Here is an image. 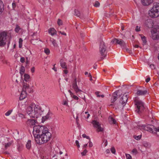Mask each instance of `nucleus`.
<instances>
[{
    "mask_svg": "<svg viewBox=\"0 0 159 159\" xmlns=\"http://www.w3.org/2000/svg\"><path fill=\"white\" fill-rule=\"evenodd\" d=\"M12 6L13 8H15L16 7V4L15 3H12Z\"/></svg>",
    "mask_w": 159,
    "mask_h": 159,
    "instance_id": "e2e57ef3",
    "label": "nucleus"
},
{
    "mask_svg": "<svg viewBox=\"0 0 159 159\" xmlns=\"http://www.w3.org/2000/svg\"><path fill=\"white\" fill-rule=\"evenodd\" d=\"M111 42L114 44L117 43L119 44L123 48H126V43L122 39L115 38L111 40Z\"/></svg>",
    "mask_w": 159,
    "mask_h": 159,
    "instance_id": "6e6552de",
    "label": "nucleus"
},
{
    "mask_svg": "<svg viewBox=\"0 0 159 159\" xmlns=\"http://www.w3.org/2000/svg\"><path fill=\"white\" fill-rule=\"evenodd\" d=\"M82 136L84 138H86V139H89V140L90 139L89 137L88 136H86V135L85 134H83Z\"/></svg>",
    "mask_w": 159,
    "mask_h": 159,
    "instance_id": "a18cd8bd",
    "label": "nucleus"
},
{
    "mask_svg": "<svg viewBox=\"0 0 159 159\" xmlns=\"http://www.w3.org/2000/svg\"><path fill=\"white\" fill-rule=\"evenodd\" d=\"M4 10V5L3 3H0V15L2 13Z\"/></svg>",
    "mask_w": 159,
    "mask_h": 159,
    "instance_id": "c85d7f7f",
    "label": "nucleus"
},
{
    "mask_svg": "<svg viewBox=\"0 0 159 159\" xmlns=\"http://www.w3.org/2000/svg\"><path fill=\"white\" fill-rule=\"evenodd\" d=\"M75 15L77 16H79L80 15V11L77 10H75L74 11Z\"/></svg>",
    "mask_w": 159,
    "mask_h": 159,
    "instance_id": "7c9ffc66",
    "label": "nucleus"
},
{
    "mask_svg": "<svg viewBox=\"0 0 159 159\" xmlns=\"http://www.w3.org/2000/svg\"><path fill=\"white\" fill-rule=\"evenodd\" d=\"M23 86L22 90H24L26 91H27L29 89L28 85L26 83H23Z\"/></svg>",
    "mask_w": 159,
    "mask_h": 159,
    "instance_id": "412c9836",
    "label": "nucleus"
},
{
    "mask_svg": "<svg viewBox=\"0 0 159 159\" xmlns=\"http://www.w3.org/2000/svg\"><path fill=\"white\" fill-rule=\"evenodd\" d=\"M128 99V98L126 93H125L123 94H121L120 95V102L122 105L123 107L126 104Z\"/></svg>",
    "mask_w": 159,
    "mask_h": 159,
    "instance_id": "9d476101",
    "label": "nucleus"
},
{
    "mask_svg": "<svg viewBox=\"0 0 159 159\" xmlns=\"http://www.w3.org/2000/svg\"><path fill=\"white\" fill-rule=\"evenodd\" d=\"M27 96L26 92L24 90H22L20 97V100H22L25 98Z\"/></svg>",
    "mask_w": 159,
    "mask_h": 159,
    "instance_id": "a211bd4d",
    "label": "nucleus"
},
{
    "mask_svg": "<svg viewBox=\"0 0 159 159\" xmlns=\"http://www.w3.org/2000/svg\"><path fill=\"white\" fill-rule=\"evenodd\" d=\"M75 143L76 144V145L77 146L78 148H80V144H79V141L78 140H76V141H75Z\"/></svg>",
    "mask_w": 159,
    "mask_h": 159,
    "instance_id": "864d4df0",
    "label": "nucleus"
},
{
    "mask_svg": "<svg viewBox=\"0 0 159 159\" xmlns=\"http://www.w3.org/2000/svg\"><path fill=\"white\" fill-rule=\"evenodd\" d=\"M55 65H56L55 64H54V67L52 68V69L53 70L55 71L56 72L57 71V69L56 68H55Z\"/></svg>",
    "mask_w": 159,
    "mask_h": 159,
    "instance_id": "69168bd1",
    "label": "nucleus"
},
{
    "mask_svg": "<svg viewBox=\"0 0 159 159\" xmlns=\"http://www.w3.org/2000/svg\"><path fill=\"white\" fill-rule=\"evenodd\" d=\"M151 125H140L139 126V128L142 130H145L152 132V129L151 126Z\"/></svg>",
    "mask_w": 159,
    "mask_h": 159,
    "instance_id": "f8f14e48",
    "label": "nucleus"
},
{
    "mask_svg": "<svg viewBox=\"0 0 159 159\" xmlns=\"http://www.w3.org/2000/svg\"><path fill=\"white\" fill-rule=\"evenodd\" d=\"M72 88L74 90L76 93L78 95L80 94L82 92V90L79 89L77 84L76 79L75 78L72 84Z\"/></svg>",
    "mask_w": 159,
    "mask_h": 159,
    "instance_id": "1a4fd4ad",
    "label": "nucleus"
},
{
    "mask_svg": "<svg viewBox=\"0 0 159 159\" xmlns=\"http://www.w3.org/2000/svg\"><path fill=\"white\" fill-rule=\"evenodd\" d=\"M2 62L4 64H7L8 63V61L6 60H3L2 61Z\"/></svg>",
    "mask_w": 159,
    "mask_h": 159,
    "instance_id": "6e6d98bb",
    "label": "nucleus"
},
{
    "mask_svg": "<svg viewBox=\"0 0 159 159\" xmlns=\"http://www.w3.org/2000/svg\"><path fill=\"white\" fill-rule=\"evenodd\" d=\"M57 24L58 25H62V21L60 19H59L58 20L57 22Z\"/></svg>",
    "mask_w": 159,
    "mask_h": 159,
    "instance_id": "a19ab883",
    "label": "nucleus"
},
{
    "mask_svg": "<svg viewBox=\"0 0 159 159\" xmlns=\"http://www.w3.org/2000/svg\"><path fill=\"white\" fill-rule=\"evenodd\" d=\"M107 48L103 42H101L99 46V53L101 58L103 59L106 57L107 52L106 50Z\"/></svg>",
    "mask_w": 159,
    "mask_h": 159,
    "instance_id": "39448f33",
    "label": "nucleus"
},
{
    "mask_svg": "<svg viewBox=\"0 0 159 159\" xmlns=\"http://www.w3.org/2000/svg\"><path fill=\"white\" fill-rule=\"evenodd\" d=\"M75 119H76V122L78 123V121L79 120V119H78V116L77 115L76 116Z\"/></svg>",
    "mask_w": 159,
    "mask_h": 159,
    "instance_id": "680f3d73",
    "label": "nucleus"
},
{
    "mask_svg": "<svg viewBox=\"0 0 159 159\" xmlns=\"http://www.w3.org/2000/svg\"><path fill=\"white\" fill-rule=\"evenodd\" d=\"M18 116L19 117H21L22 118L25 117V116L23 114L21 113L19 114Z\"/></svg>",
    "mask_w": 159,
    "mask_h": 159,
    "instance_id": "3c124183",
    "label": "nucleus"
},
{
    "mask_svg": "<svg viewBox=\"0 0 159 159\" xmlns=\"http://www.w3.org/2000/svg\"><path fill=\"white\" fill-rule=\"evenodd\" d=\"M35 71V68L34 67H33L31 69V71L32 73H33Z\"/></svg>",
    "mask_w": 159,
    "mask_h": 159,
    "instance_id": "4d7b16f0",
    "label": "nucleus"
},
{
    "mask_svg": "<svg viewBox=\"0 0 159 159\" xmlns=\"http://www.w3.org/2000/svg\"><path fill=\"white\" fill-rule=\"evenodd\" d=\"M60 64L61 66L63 68L65 69H67V66L66 65V63L64 62H63L62 59H61L60 60Z\"/></svg>",
    "mask_w": 159,
    "mask_h": 159,
    "instance_id": "aec40b11",
    "label": "nucleus"
},
{
    "mask_svg": "<svg viewBox=\"0 0 159 159\" xmlns=\"http://www.w3.org/2000/svg\"><path fill=\"white\" fill-rule=\"evenodd\" d=\"M144 24L148 28H152L154 25L153 21L151 19H148L145 20Z\"/></svg>",
    "mask_w": 159,
    "mask_h": 159,
    "instance_id": "ddd939ff",
    "label": "nucleus"
},
{
    "mask_svg": "<svg viewBox=\"0 0 159 159\" xmlns=\"http://www.w3.org/2000/svg\"><path fill=\"white\" fill-rule=\"evenodd\" d=\"M49 117V115L48 113L45 116L42 117V121L43 122Z\"/></svg>",
    "mask_w": 159,
    "mask_h": 159,
    "instance_id": "b1692460",
    "label": "nucleus"
},
{
    "mask_svg": "<svg viewBox=\"0 0 159 159\" xmlns=\"http://www.w3.org/2000/svg\"><path fill=\"white\" fill-rule=\"evenodd\" d=\"M33 133L36 142L39 144L47 143L50 140L51 136L48 129L43 126H34Z\"/></svg>",
    "mask_w": 159,
    "mask_h": 159,
    "instance_id": "f257e3e1",
    "label": "nucleus"
},
{
    "mask_svg": "<svg viewBox=\"0 0 159 159\" xmlns=\"http://www.w3.org/2000/svg\"><path fill=\"white\" fill-rule=\"evenodd\" d=\"M85 115H84V117L85 118L88 119L90 116L89 114L88 113L87 111L85 112Z\"/></svg>",
    "mask_w": 159,
    "mask_h": 159,
    "instance_id": "e433bc0d",
    "label": "nucleus"
},
{
    "mask_svg": "<svg viewBox=\"0 0 159 159\" xmlns=\"http://www.w3.org/2000/svg\"><path fill=\"white\" fill-rule=\"evenodd\" d=\"M135 30L137 32L139 31L140 30V27L137 26L136 27Z\"/></svg>",
    "mask_w": 159,
    "mask_h": 159,
    "instance_id": "09e8293b",
    "label": "nucleus"
},
{
    "mask_svg": "<svg viewBox=\"0 0 159 159\" xmlns=\"http://www.w3.org/2000/svg\"><path fill=\"white\" fill-rule=\"evenodd\" d=\"M7 35V31H0V47L4 46L6 44Z\"/></svg>",
    "mask_w": 159,
    "mask_h": 159,
    "instance_id": "423d86ee",
    "label": "nucleus"
},
{
    "mask_svg": "<svg viewBox=\"0 0 159 159\" xmlns=\"http://www.w3.org/2000/svg\"><path fill=\"white\" fill-rule=\"evenodd\" d=\"M131 153L133 155H136L138 153V151L136 149L134 148L132 150Z\"/></svg>",
    "mask_w": 159,
    "mask_h": 159,
    "instance_id": "473e14b6",
    "label": "nucleus"
},
{
    "mask_svg": "<svg viewBox=\"0 0 159 159\" xmlns=\"http://www.w3.org/2000/svg\"><path fill=\"white\" fill-rule=\"evenodd\" d=\"M151 38L153 40H158L159 39V26H155L151 30Z\"/></svg>",
    "mask_w": 159,
    "mask_h": 159,
    "instance_id": "0eeeda50",
    "label": "nucleus"
},
{
    "mask_svg": "<svg viewBox=\"0 0 159 159\" xmlns=\"http://www.w3.org/2000/svg\"><path fill=\"white\" fill-rule=\"evenodd\" d=\"M11 145V143L9 142L7 143H5V147L6 149H7L8 147H9Z\"/></svg>",
    "mask_w": 159,
    "mask_h": 159,
    "instance_id": "c9c22d12",
    "label": "nucleus"
},
{
    "mask_svg": "<svg viewBox=\"0 0 159 159\" xmlns=\"http://www.w3.org/2000/svg\"><path fill=\"white\" fill-rule=\"evenodd\" d=\"M148 93L147 90H138L137 91L136 94L138 95H143L146 94Z\"/></svg>",
    "mask_w": 159,
    "mask_h": 159,
    "instance_id": "f3484780",
    "label": "nucleus"
},
{
    "mask_svg": "<svg viewBox=\"0 0 159 159\" xmlns=\"http://www.w3.org/2000/svg\"><path fill=\"white\" fill-rule=\"evenodd\" d=\"M100 5V3L97 1H96L95 2L94 5V6L96 7H98Z\"/></svg>",
    "mask_w": 159,
    "mask_h": 159,
    "instance_id": "ea45409f",
    "label": "nucleus"
},
{
    "mask_svg": "<svg viewBox=\"0 0 159 159\" xmlns=\"http://www.w3.org/2000/svg\"><path fill=\"white\" fill-rule=\"evenodd\" d=\"M22 42H23V40L21 38H20L19 39V48H20L22 47Z\"/></svg>",
    "mask_w": 159,
    "mask_h": 159,
    "instance_id": "c756f323",
    "label": "nucleus"
},
{
    "mask_svg": "<svg viewBox=\"0 0 159 159\" xmlns=\"http://www.w3.org/2000/svg\"><path fill=\"white\" fill-rule=\"evenodd\" d=\"M119 93V90H118L114 93L111 99V102H113L116 100L117 97V94Z\"/></svg>",
    "mask_w": 159,
    "mask_h": 159,
    "instance_id": "2eb2a0df",
    "label": "nucleus"
},
{
    "mask_svg": "<svg viewBox=\"0 0 159 159\" xmlns=\"http://www.w3.org/2000/svg\"><path fill=\"white\" fill-rule=\"evenodd\" d=\"M108 120L110 123L111 124H115L116 122V120L111 117H109Z\"/></svg>",
    "mask_w": 159,
    "mask_h": 159,
    "instance_id": "4be33fe9",
    "label": "nucleus"
},
{
    "mask_svg": "<svg viewBox=\"0 0 159 159\" xmlns=\"http://www.w3.org/2000/svg\"><path fill=\"white\" fill-rule=\"evenodd\" d=\"M44 52L47 55H48L50 53V51L49 49L47 48H46L44 49Z\"/></svg>",
    "mask_w": 159,
    "mask_h": 159,
    "instance_id": "f704fd0d",
    "label": "nucleus"
},
{
    "mask_svg": "<svg viewBox=\"0 0 159 159\" xmlns=\"http://www.w3.org/2000/svg\"><path fill=\"white\" fill-rule=\"evenodd\" d=\"M150 67L152 69H154L155 67V66L153 64H151L150 65Z\"/></svg>",
    "mask_w": 159,
    "mask_h": 159,
    "instance_id": "bf43d9fd",
    "label": "nucleus"
},
{
    "mask_svg": "<svg viewBox=\"0 0 159 159\" xmlns=\"http://www.w3.org/2000/svg\"><path fill=\"white\" fill-rule=\"evenodd\" d=\"M134 102L136 106L135 111L139 114L146 111L145 107L143 102L138 98H135Z\"/></svg>",
    "mask_w": 159,
    "mask_h": 159,
    "instance_id": "20e7f679",
    "label": "nucleus"
},
{
    "mask_svg": "<svg viewBox=\"0 0 159 159\" xmlns=\"http://www.w3.org/2000/svg\"><path fill=\"white\" fill-rule=\"evenodd\" d=\"M89 147L90 148L92 147L93 146V143H92V142H91L90 139L89 140Z\"/></svg>",
    "mask_w": 159,
    "mask_h": 159,
    "instance_id": "8fccbe9b",
    "label": "nucleus"
},
{
    "mask_svg": "<svg viewBox=\"0 0 159 159\" xmlns=\"http://www.w3.org/2000/svg\"><path fill=\"white\" fill-rule=\"evenodd\" d=\"M153 129L156 132H159V127H154Z\"/></svg>",
    "mask_w": 159,
    "mask_h": 159,
    "instance_id": "603ef678",
    "label": "nucleus"
},
{
    "mask_svg": "<svg viewBox=\"0 0 159 159\" xmlns=\"http://www.w3.org/2000/svg\"><path fill=\"white\" fill-rule=\"evenodd\" d=\"M87 152L88 151L86 149H84L83 152H81V155L82 156H85Z\"/></svg>",
    "mask_w": 159,
    "mask_h": 159,
    "instance_id": "4c0bfd02",
    "label": "nucleus"
},
{
    "mask_svg": "<svg viewBox=\"0 0 159 159\" xmlns=\"http://www.w3.org/2000/svg\"><path fill=\"white\" fill-rule=\"evenodd\" d=\"M134 137L136 140H139L141 139V135H138L137 136H135Z\"/></svg>",
    "mask_w": 159,
    "mask_h": 159,
    "instance_id": "79ce46f5",
    "label": "nucleus"
},
{
    "mask_svg": "<svg viewBox=\"0 0 159 159\" xmlns=\"http://www.w3.org/2000/svg\"><path fill=\"white\" fill-rule=\"evenodd\" d=\"M25 71V67L24 66H22L21 68H20V73L22 75L24 74Z\"/></svg>",
    "mask_w": 159,
    "mask_h": 159,
    "instance_id": "cd10ccee",
    "label": "nucleus"
},
{
    "mask_svg": "<svg viewBox=\"0 0 159 159\" xmlns=\"http://www.w3.org/2000/svg\"><path fill=\"white\" fill-rule=\"evenodd\" d=\"M26 148L28 149H30L31 147V141L30 140H29L27 142L26 145Z\"/></svg>",
    "mask_w": 159,
    "mask_h": 159,
    "instance_id": "bb28decb",
    "label": "nucleus"
},
{
    "mask_svg": "<svg viewBox=\"0 0 159 159\" xmlns=\"http://www.w3.org/2000/svg\"><path fill=\"white\" fill-rule=\"evenodd\" d=\"M110 150L111 152L113 154H115L116 153V150L114 147H112L111 148Z\"/></svg>",
    "mask_w": 159,
    "mask_h": 159,
    "instance_id": "58836bf2",
    "label": "nucleus"
},
{
    "mask_svg": "<svg viewBox=\"0 0 159 159\" xmlns=\"http://www.w3.org/2000/svg\"><path fill=\"white\" fill-rule=\"evenodd\" d=\"M68 92H69V93H70V96H71V97H72V96H73V93H72V92H71V91L70 90H69L68 91Z\"/></svg>",
    "mask_w": 159,
    "mask_h": 159,
    "instance_id": "338daca9",
    "label": "nucleus"
},
{
    "mask_svg": "<svg viewBox=\"0 0 159 159\" xmlns=\"http://www.w3.org/2000/svg\"><path fill=\"white\" fill-rule=\"evenodd\" d=\"M149 16L152 18H155L159 16V3L154 2L152 7L148 11Z\"/></svg>",
    "mask_w": 159,
    "mask_h": 159,
    "instance_id": "7ed1b4c3",
    "label": "nucleus"
},
{
    "mask_svg": "<svg viewBox=\"0 0 159 159\" xmlns=\"http://www.w3.org/2000/svg\"><path fill=\"white\" fill-rule=\"evenodd\" d=\"M20 61L24 63L25 62V58L24 57H21L20 59Z\"/></svg>",
    "mask_w": 159,
    "mask_h": 159,
    "instance_id": "49530a36",
    "label": "nucleus"
},
{
    "mask_svg": "<svg viewBox=\"0 0 159 159\" xmlns=\"http://www.w3.org/2000/svg\"><path fill=\"white\" fill-rule=\"evenodd\" d=\"M141 38L143 42V45H145L147 43L146 39L144 36L141 35Z\"/></svg>",
    "mask_w": 159,
    "mask_h": 159,
    "instance_id": "393cba45",
    "label": "nucleus"
},
{
    "mask_svg": "<svg viewBox=\"0 0 159 159\" xmlns=\"http://www.w3.org/2000/svg\"><path fill=\"white\" fill-rule=\"evenodd\" d=\"M142 4L145 6H148L152 3L153 0H141Z\"/></svg>",
    "mask_w": 159,
    "mask_h": 159,
    "instance_id": "4468645a",
    "label": "nucleus"
},
{
    "mask_svg": "<svg viewBox=\"0 0 159 159\" xmlns=\"http://www.w3.org/2000/svg\"><path fill=\"white\" fill-rule=\"evenodd\" d=\"M30 78V75L27 74H25L24 75V80L26 81H27L29 80Z\"/></svg>",
    "mask_w": 159,
    "mask_h": 159,
    "instance_id": "a878e982",
    "label": "nucleus"
},
{
    "mask_svg": "<svg viewBox=\"0 0 159 159\" xmlns=\"http://www.w3.org/2000/svg\"><path fill=\"white\" fill-rule=\"evenodd\" d=\"M12 111V110H10L8 111L5 113V115L6 116H9Z\"/></svg>",
    "mask_w": 159,
    "mask_h": 159,
    "instance_id": "2f4dec72",
    "label": "nucleus"
},
{
    "mask_svg": "<svg viewBox=\"0 0 159 159\" xmlns=\"http://www.w3.org/2000/svg\"><path fill=\"white\" fill-rule=\"evenodd\" d=\"M64 73L66 74H67V73H68V71L67 70H64Z\"/></svg>",
    "mask_w": 159,
    "mask_h": 159,
    "instance_id": "774afa93",
    "label": "nucleus"
},
{
    "mask_svg": "<svg viewBox=\"0 0 159 159\" xmlns=\"http://www.w3.org/2000/svg\"><path fill=\"white\" fill-rule=\"evenodd\" d=\"M74 99L76 100H78L79 99V98L77 96H76L75 95L73 94L72 96V97Z\"/></svg>",
    "mask_w": 159,
    "mask_h": 159,
    "instance_id": "de8ad7c7",
    "label": "nucleus"
},
{
    "mask_svg": "<svg viewBox=\"0 0 159 159\" xmlns=\"http://www.w3.org/2000/svg\"><path fill=\"white\" fill-rule=\"evenodd\" d=\"M26 111L30 117L35 118L41 116L43 112L39 106L35 104H32L28 107Z\"/></svg>",
    "mask_w": 159,
    "mask_h": 159,
    "instance_id": "f03ea898",
    "label": "nucleus"
},
{
    "mask_svg": "<svg viewBox=\"0 0 159 159\" xmlns=\"http://www.w3.org/2000/svg\"><path fill=\"white\" fill-rule=\"evenodd\" d=\"M99 92H96V94L97 95V97H102L103 98L104 97V95L103 94L100 95L99 94Z\"/></svg>",
    "mask_w": 159,
    "mask_h": 159,
    "instance_id": "72a5a7b5",
    "label": "nucleus"
},
{
    "mask_svg": "<svg viewBox=\"0 0 159 159\" xmlns=\"http://www.w3.org/2000/svg\"><path fill=\"white\" fill-rule=\"evenodd\" d=\"M20 30V28L18 26H16V28L15 29V31L17 32L18 33L19 32Z\"/></svg>",
    "mask_w": 159,
    "mask_h": 159,
    "instance_id": "c03bdc74",
    "label": "nucleus"
},
{
    "mask_svg": "<svg viewBox=\"0 0 159 159\" xmlns=\"http://www.w3.org/2000/svg\"><path fill=\"white\" fill-rule=\"evenodd\" d=\"M104 146H105V147L107 145V140H105H105H104Z\"/></svg>",
    "mask_w": 159,
    "mask_h": 159,
    "instance_id": "13d9d810",
    "label": "nucleus"
},
{
    "mask_svg": "<svg viewBox=\"0 0 159 159\" xmlns=\"http://www.w3.org/2000/svg\"><path fill=\"white\" fill-rule=\"evenodd\" d=\"M36 120L34 119H28L26 123L29 126H31L35 125Z\"/></svg>",
    "mask_w": 159,
    "mask_h": 159,
    "instance_id": "dca6fc26",
    "label": "nucleus"
},
{
    "mask_svg": "<svg viewBox=\"0 0 159 159\" xmlns=\"http://www.w3.org/2000/svg\"><path fill=\"white\" fill-rule=\"evenodd\" d=\"M50 41L52 42L54 47H57L58 46V45L56 40L54 39H53L51 38L50 39Z\"/></svg>",
    "mask_w": 159,
    "mask_h": 159,
    "instance_id": "5701e85b",
    "label": "nucleus"
},
{
    "mask_svg": "<svg viewBox=\"0 0 159 159\" xmlns=\"http://www.w3.org/2000/svg\"><path fill=\"white\" fill-rule=\"evenodd\" d=\"M87 146V144H84L83 146V148L84 149V148H86Z\"/></svg>",
    "mask_w": 159,
    "mask_h": 159,
    "instance_id": "0e129e2a",
    "label": "nucleus"
},
{
    "mask_svg": "<svg viewBox=\"0 0 159 159\" xmlns=\"http://www.w3.org/2000/svg\"><path fill=\"white\" fill-rule=\"evenodd\" d=\"M126 159H132V157L129 154H126Z\"/></svg>",
    "mask_w": 159,
    "mask_h": 159,
    "instance_id": "37998d69",
    "label": "nucleus"
},
{
    "mask_svg": "<svg viewBox=\"0 0 159 159\" xmlns=\"http://www.w3.org/2000/svg\"><path fill=\"white\" fill-rule=\"evenodd\" d=\"M92 124L94 127L97 129V131L98 132H101L103 131V128L101 127V124L98 121L93 120L92 121Z\"/></svg>",
    "mask_w": 159,
    "mask_h": 159,
    "instance_id": "9b49d317",
    "label": "nucleus"
},
{
    "mask_svg": "<svg viewBox=\"0 0 159 159\" xmlns=\"http://www.w3.org/2000/svg\"><path fill=\"white\" fill-rule=\"evenodd\" d=\"M150 80V77H148V78H147L146 80V82H147V83H148V82Z\"/></svg>",
    "mask_w": 159,
    "mask_h": 159,
    "instance_id": "052dcab7",
    "label": "nucleus"
},
{
    "mask_svg": "<svg viewBox=\"0 0 159 159\" xmlns=\"http://www.w3.org/2000/svg\"><path fill=\"white\" fill-rule=\"evenodd\" d=\"M59 32L62 35L66 36V33L64 32H61V31H59Z\"/></svg>",
    "mask_w": 159,
    "mask_h": 159,
    "instance_id": "5fc2aeb1",
    "label": "nucleus"
},
{
    "mask_svg": "<svg viewBox=\"0 0 159 159\" xmlns=\"http://www.w3.org/2000/svg\"><path fill=\"white\" fill-rule=\"evenodd\" d=\"M48 33L52 35H53L57 33L56 30L53 28H50L48 30Z\"/></svg>",
    "mask_w": 159,
    "mask_h": 159,
    "instance_id": "6ab92c4d",
    "label": "nucleus"
}]
</instances>
